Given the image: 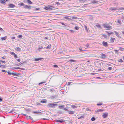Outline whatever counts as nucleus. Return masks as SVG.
Instances as JSON below:
<instances>
[{"label": "nucleus", "mask_w": 124, "mask_h": 124, "mask_svg": "<svg viewBox=\"0 0 124 124\" xmlns=\"http://www.w3.org/2000/svg\"><path fill=\"white\" fill-rule=\"evenodd\" d=\"M67 109H62L61 110L58 111H57V113L60 114H62L64 113V111H67Z\"/></svg>", "instance_id": "1"}, {"label": "nucleus", "mask_w": 124, "mask_h": 124, "mask_svg": "<svg viewBox=\"0 0 124 124\" xmlns=\"http://www.w3.org/2000/svg\"><path fill=\"white\" fill-rule=\"evenodd\" d=\"M108 116V114L107 112L104 113L102 116V117L103 118H106Z\"/></svg>", "instance_id": "2"}, {"label": "nucleus", "mask_w": 124, "mask_h": 124, "mask_svg": "<svg viewBox=\"0 0 124 124\" xmlns=\"http://www.w3.org/2000/svg\"><path fill=\"white\" fill-rule=\"evenodd\" d=\"M42 111H39V110H36V111H33L32 112V113L33 114H39V113H41L42 114Z\"/></svg>", "instance_id": "3"}, {"label": "nucleus", "mask_w": 124, "mask_h": 124, "mask_svg": "<svg viewBox=\"0 0 124 124\" xmlns=\"http://www.w3.org/2000/svg\"><path fill=\"white\" fill-rule=\"evenodd\" d=\"M103 26L105 28H107L108 29H112L111 26L108 24H104L103 25Z\"/></svg>", "instance_id": "4"}, {"label": "nucleus", "mask_w": 124, "mask_h": 124, "mask_svg": "<svg viewBox=\"0 0 124 124\" xmlns=\"http://www.w3.org/2000/svg\"><path fill=\"white\" fill-rule=\"evenodd\" d=\"M17 111L15 110V109H12L11 110H10L9 112H8V113H11L14 114V113H17Z\"/></svg>", "instance_id": "5"}, {"label": "nucleus", "mask_w": 124, "mask_h": 124, "mask_svg": "<svg viewBox=\"0 0 124 124\" xmlns=\"http://www.w3.org/2000/svg\"><path fill=\"white\" fill-rule=\"evenodd\" d=\"M22 114L23 115L25 116L26 118L28 119H30L32 120H33V118H32L30 116H28L26 114H23V113Z\"/></svg>", "instance_id": "6"}, {"label": "nucleus", "mask_w": 124, "mask_h": 124, "mask_svg": "<svg viewBox=\"0 0 124 124\" xmlns=\"http://www.w3.org/2000/svg\"><path fill=\"white\" fill-rule=\"evenodd\" d=\"M100 55L101 58L102 59H105L106 57V55L103 53L101 54Z\"/></svg>", "instance_id": "7"}, {"label": "nucleus", "mask_w": 124, "mask_h": 124, "mask_svg": "<svg viewBox=\"0 0 124 124\" xmlns=\"http://www.w3.org/2000/svg\"><path fill=\"white\" fill-rule=\"evenodd\" d=\"M102 45L103 46H108L109 45L107 42L104 41H103Z\"/></svg>", "instance_id": "8"}, {"label": "nucleus", "mask_w": 124, "mask_h": 124, "mask_svg": "<svg viewBox=\"0 0 124 124\" xmlns=\"http://www.w3.org/2000/svg\"><path fill=\"white\" fill-rule=\"evenodd\" d=\"M44 8L46 10H52V8L50 7L45 6Z\"/></svg>", "instance_id": "9"}, {"label": "nucleus", "mask_w": 124, "mask_h": 124, "mask_svg": "<svg viewBox=\"0 0 124 124\" xmlns=\"http://www.w3.org/2000/svg\"><path fill=\"white\" fill-rule=\"evenodd\" d=\"M31 6H28L27 5H25V6H24L23 7L25 9H31Z\"/></svg>", "instance_id": "10"}, {"label": "nucleus", "mask_w": 124, "mask_h": 124, "mask_svg": "<svg viewBox=\"0 0 124 124\" xmlns=\"http://www.w3.org/2000/svg\"><path fill=\"white\" fill-rule=\"evenodd\" d=\"M48 105L50 107H54L55 106H57V105L56 104H53L52 103H50Z\"/></svg>", "instance_id": "11"}, {"label": "nucleus", "mask_w": 124, "mask_h": 124, "mask_svg": "<svg viewBox=\"0 0 124 124\" xmlns=\"http://www.w3.org/2000/svg\"><path fill=\"white\" fill-rule=\"evenodd\" d=\"M65 120L63 119L57 120H56V122H59L60 123H63L64 122Z\"/></svg>", "instance_id": "12"}, {"label": "nucleus", "mask_w": 124, "mask_h": 124, "mask_svg": "<svg viewBox=\"0 0 124 124\" xmlns=\"http://www.w3.org/2000/svg\"><path fill=\"white\" fill-rule=\"evenodd\" d=\"M8 6L10 8H14L15 7V5L12 4H9L8 5Z\"/></svg>", "instance_id": "13"}, {"label": "nucleus", "mask_w": 124, "mask_h": 124, "mask_svg": "<svg viewBox=\"0 0 124 124\" xmlns=\"http://www.w3.org/2000/svg\"><path fill=\"white\" fill-rule=\"evenodd\" d=\"M47 102V101L45 99H43L40 102L41 103H46Z\"/></svg>", "instance_id": "14"}, {"label": "nucleus", "mask_w": 124, "mask_h": 124, "mask_svg": "<svg viewBox=\"0 0 124 124\" xmlns=\"http://www.w3.org/2000/svg\"><path fill=\"white\" fill-rule=\"evenodd\" d=\"M67 111L69 114H73L74 113V112L73 111H70L67 109Z\"/></svg>", "instance_id": "15"}, {"label": "nucleus", "mask_w": 124, "mask_h": 124, "mask_svg": "<svg viewBox=\"0 0 124 124\" xmlns=\"http://www.w3.org/2000/svg\"><path fill=\"white\" fill-rule=\"evenodd\" d=\"M118 8L117 7H111L110 8V10H117Z\"/></svg>", "instance_id": "16"}, {"label": "nucleus", "mask_w": 124, "mask_h": 124, "mask_svg": "<svg viewBox=\"0 0 124 124\" xmlns=\"http://www.w3.org/2000/svg\"><path fill=\"white\" fill-rule=\"evenodd\" d=\"M114 32L115 33V34L116 35V36L118 37L119 38H121V36L119 35V33L118 32H117L116 31H115Z\"/></svg>", "instance_id": "17"}, {"label": "nucleus", "mask_w": 124, "mask_h": 124, "mask_svg": "<svg viewBox=\"0 0 124 124\" xmlns=\"http://www.w3.org/2000/svg\"><path fill=\"white\" fill-rule=\"evenodd\" d=\"M14 68L16 69H20L22 70H24L25 69L23 68H20L18 67H14Z\"/></svg>", "instance_id": "18"}, {"label": "nucleus", "mask_w": 124, "mask_h": 124, "mask_svg": "<svg viewBox=\"0 0 124 124\" xmlns=\"http://www.w3.org/2000/svg\"><path fill=\"white\" fill-rule=\"evenodd\" d=\"M44 47H43L42 46H40V47L38 48V50L39 51H41V50L43 49H45Z\"/></svg>", "instance_id": "19"}, {"label": "nucleus", "mask_w": 124, "mask_h": 124, "mask_svg": "<svg viewBox=\"0 0 124 124\" xmlns=\"http://www.w3.org/2000/svg\"><path fill=\"white\" fill-rule=\"evenodd\" d=\"M7 1V0H0V3H4L6 2Z\"/></svg>", "instance_id": "20"}, {"label": "nucleus", "mask_w": 124, "mask_h": 124, "mask_svg": "<svg viewBox=\"0 0 124 124\" xmlns=\"http://www.w3.org/2000/svg\"><path fill=\"white\" fill-rule=\"evenodd\" d=\"M25 111L27 112V113L28 114H30V112L32 111L31 110L29 109H26Z\"/></svg>", "instance_id": "21"}, {"label": "nucleus", "mask_w": 124, "mask_h": 124, "mask_svg": "<svg viewBox=\"0 0 124 124\" xmlns=\"http://www.w3.org/2000/svg\"><path fill=\"white\" fill-rule=\"evenodd\" d=\"M11 74L13 76H18L19 74L18 73H16L15 72L12 73Z\"/></svg>", "instance_id": "22"}, {"label": "nucleus", "mask_w": 124, "mask_h": 124, "mask_svg": "<svg viewBox=\"0 0 124 124\" xmlns=\"http://www.w3.org/2000/svg\"><path fill=\"white\" fill-rule=\"evenodd\" d=\"M115 40V38H111L110 39V42H113Z\"/></svg>", "instance_id": "23"}, {"label": "nucleus", "mask_w": 124, "mask_h": 124, "mask_svg": "<svg viewBox=\"0 0 124 124\" xmlns=\"http://www.w3.org/2000/svg\"><path fill=\"white\" fill-rule=\"evenodd\" d=\"M43 59L42 58H36L35 59V61H37L39 60H41Z\"/></svg>", "instance_id": "24"}, {"label": "nucleus", "mask_w": 124, "mask_h": 124, "mask_svg": "<svg viewBox=\"0 0 124 124\" xmlns=\"http://www.w3.org/2000/svg\"><path fill=\"white\" fill-rule=\"evenodd\" d=\"M44 48L48 49H50L51 48V45H48L47 46L44 47Z\"/></svg>", "instance_id": "25"}, {"label": "nucleus", "mask_w": 124, "mask_h": 124, "mask_svg": "<svg viewBox=\"0 0 124 124\" xmlns=\"http://www.w3.org/2000/svg\"><path fill=\"white\" fill-rule=\"evenodd\" d=\"M76 61L72 59H70L69 60V62H70L71 63H72V62H75Z\"/></svg>", "instance_id": "26"}, {"label": "nucleus", "mask_w": 124, "mask_h": 124, "mask_svg": "<svg viewBox=\"0 0 124 124\" xmlns=\"http://www.w3.org/2000/svg\"><path fill=\"white\" fill-rule=\"evenodd\" d=\"M58 107L60 108H65V106L64 105H62V106H59Z\"/></svg>", "instance_id": "27"}, {"label": "nucleus", "mask_w": 124, "mask_h": 124, "mask_svg": "<svg viewBox=\"0 0 124 124\" xmlns=\"http://www.w3.org/2000/svg\"><path fill=\"white\" fill-rule=\"evenodd\" d=\"M18 5H20L21 6H24L25 4L22 3L21 2H18Z\"/></svg>", "instance_id": "28"}, {"label": "nucleus", "mask_w": 124, "mask_h": 124, "mask_svg": "<svg viewBox=\"0 0 124 124\" xmlns=\"http://www.w3.org/2000/svg\"><path fill=\"white\" fill-rule=\"evenodd\" d=\"M7 36H5L3 37H1V39L2 40H5L6 39Z\"/></svg>", "instance_id": "29"}, {"label": "nucleus", "mask_w": 124, "mask_h": 124, "mask_svg": "<svg viewBox=\"0 0 124 124\" xmlns=\"http://www.w3.org/2000/svg\"><path fill=\"white\" fill-rule=\"evenodd\" d=\"M85 117L84 115H83L82 116H79L78 119H83Z\"/></svg>", "instance_id": "30"}, {"label": "nucleus", "mask_w": 124, "mask_h": 124, "mask_svg": "<svg viewBox=\"0 0 124 124\" xmlns=\"http://www.w3.org/2000/svg\"><path fill=\"white\" fill-rule=\"evenodd\" d=\"M17 51H19L21 50V48L19 47H17L15 49Z\"/></svg>", "instance_id": "31"}, {"label": "nucleus", "mask_w": 124, "mask_h": 124, "mask_svg": "<svg viewBox=\"0 0 124 124\" xmlns=\"http://www.w3.org/2000/svg\"><path fill=\"white\" fill-rule=\"evenodd\" d=\"M78 49L79 50V51L80 52H82L84 51L82 49V47H79L78 48Z\"/></svg>", "instance_id": "32"}, {"label": "nucleus", "mask_w": 124, "mask_h": 124, "mask_svg": "<svg viewBox=\"0 0 124 124\" xmlns=\"http://www.w3.org/2000/svg\"><path fill=\"white\" fill-rule=\"evenodd\" d=\"M69 16H66L65 17V18L66 19H68L69 20H72V19L70 18H69Z\"/></svg>", "instance_id": "33"}, {"label": "nucleus", "mask_w": 124, "mask_h": 124, "mask_svg": "<svg viewBox=\"0 0 124 124\" xmlns=\"http://www.w3.org/2000/svg\"><path fill=\"white\" fill-rule=\"evenodd\" d=\"M84 27H85V30L87 31V32H88V29H87V26L86 25H84Z\"/></svg>", "instance_id": "34"}, {"label": "nucleus", "mask_w": 124, "mask_h": 124, "mask_svg": "<svg viewBox=\"0 0 124 124\" xmlns=\"http://www.w3.org/2000/svg\"><path fill=\"white\" fill-rule=\"evenodd\" d=\"M106 32L108 34V35L109 37L110 36V35L113 34V32H111L110 33H109V32Z\"/></svg>", "instance_id": "35"}, {"label": "nucleus", "mask_w": 124, "mask_h": 124, "mask_svg": "<svg viewBox=\"0 0 124 124\" xmlns=\"http://www.w3.org/2000/svg\"><path fill=\"white\" fill-rule=\"evenodd\" d=\"M117 10H124V8L122 7H120L118 8Z\"/></svg>", "instance_id": "36"}, {"label": "nucleus", "mask_w": 124, "mask_h": 124, "mask_svg": "<svg viewBox=\"0 0 124 124\" xmlns=\"http://www.w3.org/2000/svg\"><path fill=\"white\" fill-rule=\"evenodd\" d=\"M28 2L30 4H31L32 3V2L30 0H27Z\"/></svg>", "instance_id": "37"}, {"label": "nucleus", "mask_w": 124, "mask_h": 124, "mask_svg": "<svg viewBox=\"0 0 124 124\" xmlns=\"http://www.w3.org/2000/svg\"><path fill=\"white\" fill-rule=\"evenodd\" d=\"M71 107L73 108H77V106L74 105H72Z\"/></svg>", "instance_id": "38"}, {"label": "nucleus", "mask_w": 124, "mask_h": 124, "mask_svg": "<svg viewBox=\"0 0 124 124\" xmlns=\"http://www.w3.org/2000/svg\"><path fill=\"white\" fill-rule=\"evenodd\" d=\"M96 26L97 27H98V28H101V26L99 24H97V25H96Z\"/></svg>", "instance_id": "39"}, {"label": "nucleus", "mask_w": 124, "mask_h": 124, "mask_svg": "<svg viewBox=\"0 0 124 124\" xmlns=\"http://www.w3.org/2000/svg\"><path fill=\"white\" fill-rule=\"evenodd\" d=\"M71 18L73 19H78V18L77 17H76L75 16H72L71 17Z\"/></svg>", "instance_id": "40"}, {"label": "nucleus", "mask_w": 124, "mask_h": 124, "mask_svg": "<svg viewBox=\"0 0 124 124\" xmlns=\"http://www.w3.org/2000/svg\"><path fill=\"white\" fill-rule=\"evenodd\" d=\"M102 36L104 38H107V35L106 34H103Z\"/></svg>", "instance_id": "41"}, {"label": "nucleus", "mask_w": 124, "mask_h": 124, "mask_svg": "<svg viewBox=\"0 0 124 124\" xmlns=\"http://www.w3.org/2000/svg\"><path fill=\"white\" fill-rule=\"evenodd\" d=\"M112 69V67H109L108 68V70H110Z\"/></svg>", "instance_id": "42"}, {"label": "nucleus", "mask_w": 124, "mask_h": 124, "mask_svg": "<svg viewBox=\"0 0 124 124\" xmlns=\"http://www.w3.org/2000/svg\"><path fill=\"white\" fill-rule=\"evenodd\" d=\"M91 120L92 121H94L95 120V118L94 117H92L91 119Z\"/></svg>", "instance_id": "43"}, {"label": "nucleus", "mask_w": 124, "mask_h": 124, "mask_svg": "<svg viewBox=\"0 0 124 124\" xmlns=\"http://www.w3.org/2000/svg\"><path fill=\"white\" fill-rule=\"evenodd\" d=\"M14 56L15 58H16L18 57L17 55L15 54L14 55Z\"/></svg>", "instance_id": "44"}, {"label": "nucleus", "mask_w": 124, "mask_h": 124, "mask_svg": "<svg viewBox=\"0 0 124 124\" xmlns=\"http://www.w3.org/2000/svg\"><path fill=\"white\" fill-rule=\"evenodd\" d=\"M75 29L76 30H78L79 29V28L78 26H76L75 27Z\"/></svg>", "instance_id": "45"}, {"label": "nucleus", "mask_w": 124, "mask_h": 124, "mask_svg": "<svg viewBox=\"0 0 124 124\" xmlns=\"http://www.w3.org/2000/svg\"><path fill=\"white\" fill-rule=\"evenodd\" d=\"M22 35H20L18 36V37L19 38H22Z\"/></svg>", "instance_id": "46"}, {"label": "nucleus", "mask_w": 124, "mask_h": 124, "mask_svg": "<svg viewBox=\"0 0 124 124\" xmlns=\"http://www.w3.org/2000/svg\"><path fill=\"white\" fill-rule=\"evenodd\" d=\"M114 51H115V53H118L119 50H115Z\"/></svg>", "instance_id": "47"}, {"label": "nucleus", "mask_w": 124, "mask_h": 124, "mask_svg": "<svg viewBox=\"0 0 124 124\" xmlns=\"http://www.w3.org/2000/svg\"><path fill=\"white\" fill-rule=\"evenodd\" d=\"M97 3V1L95 0H93L92 1V3Z\"/></svg>", "instance_id": "48"}, {"label": "nucleus", "mask_w": 124, "mask_h": 124, "mask_svg": "<svg viewBox=\"0 0 124 124\" xmlns=\"http://www.w3.org/2000/svg\"><path fill=\"white\" fill-rule=\"evenodd\" d=\"M60 23L61 24H62V25H64V26H66V25L65 24H64V23L63 22H60Z\"/></svg>", "instance_id": "49"}, {"label": "nucleus", "mask_w": 124, "mask_h": 124, "mask_svg": "<svg viewBox=\"0 0 124 124\" xmlns=\"http://www.w3.org/2000/svg\"><path fill=\"white\" fill-rule=\"evenodd\" d=\"M117 22L119 24H121V21L119 20H117Z\"/></svg>", "instance_id": "50"}, {"label": "nucleus", "mask_w": 124, "mask_h": 124, "mask_svg": "<svg viewBox=\"0 0 124 124\" xmlns=\"http://www.w3.org/2000/svg\"><path fill=\"white\" fill-rule=\"evenodd\" d=\"M10 54L11 55H14L15 53L14 52H11L10 53Z\"/></svg>", "instance_id": "51"}, {"label": "nucleus", "mask_w": 124, "mask_h": 124, "mask_svg": "<svg viewBox=\"0 0 124 124\" xmlns=\"http://www.w3.org/2000/svg\"><path fill=\"white\" fill-rule=\"evenodd\" d=\"M1 29L0 30L1 31L3 32H5V31H4V30H3L2 28V29Z\"/></svg>", "instance_id": "52"}, {"label": "nucleus", "mask_w": 124, "mask_h": 124, "mask_svg": "<svg viewBox=\"0 0 124 124\" xmlns=\"http://www.w3.org/2000/svg\"><path fill=\"white\" fill-rule=\"evenodd\" d=\"M118 61L120 62H123V60L121 59L119 60Z\"/></svg>", "instance_id": "53"}, {"label": "nucleus", "mask_w": 124, "mask_h": 124, "mask_svg": "<svg viewBox=\"0 0 124 124\" xmlns=\"http://www.w3.org/2000/svg\"><path fill=\"white\" fill-rule=\"evenodd\" d=\"M53 66L54 67L57 68L58 67V66L56 65H54Z\"/></svg>", "instance_id": "54"}, {"label": "nucleus", "mask_w": 124, "mask_h": 124, "mask_svg": "<svg viewBox=\"0 0 124 124\" xmlns=\"http://www.w3.org/2000/svg\"><path fill=\"white\" fill-rule=\"evenodd\" d=\"M0 62H2L3 63H5L6 62L5 61H3L1 60H0Z\"/></svg>", "instance_id": "55"}, {"label": "nucleus", "mask_w": 124, "mask_h": 124, "mask_svg": "<svg viewBox=\"0 0 124 124\" xmlns=\"http://www.w3.org/2000/svg\"><path fill=\"white\" fill-rule=\"evenodd\" d=\"M103 111V110H101V109H100V110H97V111H95V112H99V111L100 112V111Z\"/></svg>", "instance_id": "56"}, {"label": "nucleus", "mask_w": 124, "mask_h": 124, "mask_svg": "<svg viewBox=\"0 0 124 124\" xmlns=\"http://www.w3.org/2000/svg\"><path fill=\"white\" fill-rule=\"evenodd\" d=\"M2 71L3 72H4L5 73L7 72V71H6V70H2Z\"/></svg>", "instance_id": "57"}, {"label": "nucleus", "mask_w": 124, "mask_h": 124, "mask_svg": "<svg viewBox=\"0 0 124 124\" xmlns=\"http://www.w3.org/2000/svg\"><path fill=\"white\" fill-rule=\"evenodd\" d=\"M7 73H8V75H10V74H11V73L10 72V71H8L7 72Z\"/></svg>", "instance_id": "58"}, {"label": "nucleus", "mask_w": 124, "mask_h": 124, "mask_svg": "<svg viewBox=\"0 0 124 124\" xmlns=\"http://www.w3.org/2000/svg\"><path fill=\"white\" fill-rule=\"evenodd\" d=\"M56 4H57V5H60V3L59 2H57L56 3Z\"/></svg>", "instance_id": "59"}, {"label": "nucleus", "mask_w": 124, "mask_h": 124, "mask_svg": "<svg viewBox=\"0 0 124 124\" xmlns=\"http://www.w3.org/2000/svg\"><path fill=\"white\" fill-rule=\"evenodd\" d=\"M71 32L72 33H73L74 32V31L72 30H70Z\"/></svg>", "instance_id": "60"}, {"label": "nucleus", "mask_w": 124, "mask_h": 124, "mask_svg": "<svg viewBox=\"0 0 124 124\" xmlns=\"http://www.w3.org/2000/svg\"><path fill=\"white\" fill-rule=\"evenodd\" d=\"M71 83V82H68V83L67 85H70V84Z\"/></svg>", "instance_id": "61"}, {"label": "nucleus", "mask_w": 124, "mask_h": 124, "mask_svg": "<svg viewBox=\"0 0 124 124\" xmlns=\"http://www.w3.org/2000/svg\"><path fill=\"white\" fill-rule=\"evenodd\" d=\"M89 46V45L88 43H87L86 44V47L87 48H88V46Z\"/></svg>", "instance_id": "62"}, {"label": "nucleus", "mask_w": 124, "mask_h": 124, "mask_svg": "<svg viewBox=\"0 0 124 124\" xmlns=\"http://www.w3.org/2000/svg\"><path fill=\"white\" fill-rule=\"evenodd\" d=\"M11 39H15V38L14 37H11Z\"/></svg>", "instance_id": "63"}, {"label": "nucleus", "mask_w": 124, "mask_h": 124, "mask_svg": "<svg viewBox=\"0 0 124 124\" xmlns=\"http://www.w3.org/2000/svg\"><path fill=\"white\" fill-rule=\"evenodd\" d=\"M36 10H39L40 9L39 8H37L35 9Z\"/></svg>", "instance_id": "64"}]
</instances>
